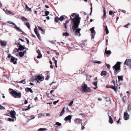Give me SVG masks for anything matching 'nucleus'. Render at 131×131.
<instances>
[{
	"label": "nucleus",
	"mask_w": 131,
	"mask_h": 131,
	"mask_svg": "<svg viewBox=\"0 0 131 131\" xmlns=\"http://www.w3.org/2000/svg\"><path fill=\"white\" fill-rule=\"evenodd\" d=\"M72 17V18L70 15V19L72 22L73 23V25L72 26V29L73 31H74V34L75 35L80 36L81 35L80 34V31L81 29L80 28H78L79 27V24L80 22V20L81 18L79 16L78 14L75 15L74 14H73L71 15Z\"/></svg>",
	"instance_id": "f257e3e1"
},
{
	"label": "nucleus",
	"mask_w": 131,
	"mask_h": 131,
	"mask_svg": "<svg viewBox=\"0 0 131 131\" xmlns=\"http://www.w3.org/2000/svg\"><path fill=\"white\" fill-rule=\"evenodd\" d=\"M9 91L11 95L14 98H20L21 97V93L20 91L17 92L11 88L9 89Z\"/></svg>",
	"instance_id": "f03ea898"
},
{
	"label": "nucleus",
	"mask_w": 131,
	"mask_h": 131,
	"mask_svg": "<svg viewBox=\"0 0 131 131\" xmlns=\"http://www.w3.org/2000/svg\"><path fill=\"white\" fill-rule=\"evenodd\" d=\"M121 62H117L116 64L113 67V68L114 69V72L115 75L119 72V70L121 69Z\"/></svg>",
	"instance_id": "7ed1b4c3"
},
{
	"label": "nucleus",
	"mask_w": 131,
	"mask_h": 131,
	"mask_svg": "<svg viewBox=\"0 0 131 131\" xmlns=\"http://www.w3.org/2000/svg\"><path fill=\"white\" fill-rule=\"evenodd\" d=\"M82 90L83 91L86 92H88L91 91V89L90 88L88 87L87 85L84 83L82 86Z\"/></svg>",
	"instance_id": "20e7f679"
},
{
	"label": "nucleus",
	"mask_w": 131,
	"mask_h": 131,
	"mask_svg": "<svg viewBox=\"0 0 131 131\" xmlns=\"http://www.w3.org/2000/svg\"><path fill=\"white\" fill-rule=\"evenodd\" d=\"M35 79L37 81V82L39 83V81H43L44 79V77H42L39 75H38L35 77Z\"/></svg>",
	"instance_id": "39448f33"
},
{
	"label": "nucleus",
	"mask_w": 131,
	"mask_h": 131,
	"mask_svg": "<svg viewBox=\"0 0 131 131\" xmlns=\"http://www.w3.org/2000/svg\"><path fill=\"white\" fill-rule=\"evenodd\" d=\"M34 32L37 36L38 39L40 40L41 39L39 33L38 32V29L36 26H35V29H34Z\"/></svg>",
	"instance_id": "423d86ee"
},
{
	"label": "nucleus",
	"mask_w": 131,
	"mask_h": 131,
	"mask_svg": "<svg viewBox=\"0 0 131 131\" xmlns=\"http://www.w3.org/2000/svg\"><path fill=\"white\" fill-rule=\"evenodd\" d=\"M18 59L17 58H15V57L12 56L10 59V61L11 62L13 63L14 64H16L17 63V61Z\"/></svg>",
	"instance_id": "0eeeda50"
},
{
	"label": "nucleus",
	"mask_w": 131,
	"mask_h": 131,
	"mask_svg": "<svg viewBox=\"0 0 131 131\" xmlns=\"http://www.w3.org/2000/svg\"><path fill=\"white\" fill-rule=\"evenodd\" d=\"M11 117L13 118H15L16 119L15 117L16 112L14 111H12L10 112Z\"/></svg>",
	"instance_id": "6e6552de"
},
{
	"label": "nucleus",
	"mask_w": 131,
	"mask_h": 131,
	"mask_svg": "<svg viewBox=\"0 0 131 131\" xmlns=\"http://www.w3.org/2000/svg\"><path fill=\"white\" fill-rule=\"evenodd\" d=\"M72 115H69L65 118L64 120L65 121H68L69 123H70L71 122V119L72 118Z\"/></svg>",
	"instance_id": "1a4fd4ad"
},
{
	"label": "nucleus",
	"mask_w": 131,
	"mask_h": 131,
	"mask_svg": "<svg viewBox=\"0 0 131 131\" xmlns=\"http://www.w3.org/2000/svg\"><path fill=\"white\" fill-rule=\"evenodd\" d=\"M131 63V59H127L125 60V62L124 63V65L126 64L127 66H129Z\"/></svg>",
	"instance_id": "9d476101"
},
{
	"label": "nucleus",
	"mask_w": 131,
	"mask_h": 131,
	"mask_svg": "<svg viewBox=\"0 0 131 131\" xmlns=\"http://www.w3.org/2000/svg\"><path fill=\"white\" fill-rule=\"evenodd\" d=\"M124 118L125 120H128L129 117V115L127 113V112H125L124 113Z\"/></svg>",
	"instance_id": "9b49d317"
},
{
	"label": "nucleus",
	"mask_w": 131,
	"mask_h": 131,
	"mask_svg": "<svg viewBox=\"0 0 131 131\" xmlns=\"http://www.w3.org/2000/svg\"><path fill=\"white\" fill-rule=\"evenodd\" d=\"M82 119L79 118H77L74 120V122L76 124H80L82 122Z\"/></svg>",
	"instance_id": "f8f14e48"
},
{
	"label": "nucleus",
	"mask_w": 131,
	"mask_h": 131,
	"mask_svg": "<svg viewBox=\"0 0 131 131\" xmlns=\"http://www.w3.org/2000/svg\"><path fill=\"white\" fill-rule=\"evenodd\" d=\"M17 47H18V49L19 50L21 51L23 50L24 49H25L26 48H25V46H22V45H20V46H17Z\"/></svg>",
	"instance_id": "ddd939ff"
},
{
	"label": "nucleus",
	"mask_w": 131,
	"mask_h": 131,
	"mask_svg": "<svg viewBox=\"0 0 131 131\" xmlns=\"http://www.w3.org/2000/svg\"><path fill=\"white\" fill-rule=\"evenodd\" d=\"M37 52L38 53V55L37 57V58H41L42 57V55L41 53H40V51L38 50H37Z\"/></svg>",
	"instance_id": "4468645a"
},
{
	"label": "nucleus",
	"mask_w": 131,
	"mask_h": 131,
	"mask_svg": "<svg viewBox=\"0 0 131 131\" xmlns=\"http://www.w3.org/2000/svg\"><path fill=\"white\" fill-rule=\"evenodd\" d=\"M25 90L26 92L29 91L31 93H33V91L31 88H25Z\"/></svg>",
	"instance_id": "2eb2a0df"
},
{
	"label": "nucleus",
	"mask_w": 131,
	"mask_h": 131,
	"mask_svg": "<svg viewBox=\"0 0 131 131\" xmlns=\"http://www.w3.org/2000/svg\"><path fill=\"white\" fill-rule=\"evenodd\" d=\"M0 43L1 45L3 46H5L6 45V42L5 41L1 40Z\"/></svg>",
	"instance_id": "dca6fc26"
},
{
	"label": "nucleus",
	"mask_w": 131,
	"mask_h": 131,
	"mask_svg": "<svg viewBox=\"0 0 131 131\" xmlns=\"http://www.w3.org/2000/svg\"><path fill=\"white\" fill-rule=\"evenodd\" d=\"M103 18L104 19H106V10L104 7L103 8Z\"/></svg>",
	"instance_id": "f3484780"
},
{
	"label": "nucleus",
	"mask_w": 131,
	"mask_h": 131,
	"mask_svg": "<svg viewBox=\"0 0 131 131\" xmlns=\"http://www.w3.org/2000/svg\"><path fill=\"white\" fill-rule=\"evenodd\" d=\"M25 11H31V8H29L26 5L25 6Z\"/></svg>",
	"instance_id": "a211bd4d"
},
{
	"label": "nucleus",
	"mask_w": 131,
	"mask_h": 131,
	"mask_svg": "<svg viewBox=\"0 0 131 131\" xmlns=\"http://www.w3.org/2000/svg\"><path fill=\"white\" fill-rule=\"evenodd\" d=\"M101 76L107 75V73L106 71H103L102 72L101 74Z\"/></svg>",
	"instance_id": "6ab92c4d"
},
{
	"label": "nucleus",
	"mask_w": 131,
	"mask_h": 131,
	"mask_svg": "<svg viewBox=\"0 0 131 131\" xmlns=\"http://www.w3.org/2000/svg\"><path fill=\"white\" fill-rule=\"evenodd\" d=\"M107 47H106L105 50L106 54H111V52L110 50H107Z\"/></svg>",
	"instance_id": "aec40b11"
},
{
	"label": "nucleus",
	"mask_w": 131,
	"mask_h": 131,
	"mask_svg": "<svg viewBox=\"0 0 131 131\" xmlns=\"http://www.w3.org/2000/svg\"><path fill=\"white\" fill-rule=\"evenodd\" d=\"M109 116V123L111 124H112L113 123V120L112 119L111 117V116Z\"/></svg>",
	"instance_id": "412c9836"
},
{
	"label": "nucleus",
	"mask_w": 131,
	"mask_h": 131,
	"mask_svg": "<svg viewBox=\"0 0 131 131\" xmlns=\"http://www.w3.org/2000/svg\"><path fill=\"white\" fill-rule=\"evenodd\" d=\"M97 81L94 82L93 83V84L96 87L95 88H93L94 89H96L97 88Z\"/></svg>",
	"instance_id": "4be33fe9"
},
{
	"label": "nucleus",
	"mask_w": 131,
	"mask_h": 131,
	"mask_svg": "<svg viewBox=\"0 0 131 131\" xmlns=\"http://www.w3.org/2000/svg\"><path fill=\"white\" fill-rule=\"evenodd\" d=\"M15 25V26L14 27V28L16 29L18 31H19L20 32H22V30L20 29L19 28V27L17 26L16 25Z\"/></svg>",
	"instance_id": "5701e85b"
},
{
	"label": "nucleus",
	"mask_w": 131,
	"mask_h": 131,
	"mask_svg": "<svg viewBox=\"0 0 131 131\" xmlns=\"http://www.w3.org/2000/svg\"><path fill=\"white\" fill-rule=\"evenodd\" d=\"M110 88H111L113 90H114L116 92L117 91V87H116V88L115 87V86H113L112 85L110 86Z\"/></svg>",
	"instance_id": "b1692460"
},
{
	"label": "nucleus",
	"mask_w": 131,
	"mask_h": 131,
	"mask_svg": "<svg viewBox=\"0 0 131 131\" xmlns=\"http://www.w3.org/2000/svg\"><path fill=\"white\" fill-rule=\"evenodd\" d=\"M38 27L39 29L40 30H41L42 31V34L44 33V32H45V29H44V30L41 27L39 26H38Z\"/></svg>",
	"instance_id": "393cba45"
},
{
	"label": "nucleus",
	"mask_w": 131,
	"mask_h": 131,
	"mask_svg": "<svg viewBox=\"0 0 131 131\" xmlns=\"http://www.w3.org/2000/svg\"><path fill=\"white\" fill-rule=\"evenodd\" d=\"M118 78L119 81H123V76H118Z\"/></svg>",
	"instance_id": "a878e982"
},
{
	"label": "nucleus",
	"mask_w": 131,
	"mask_h": 131,
	"mask_svg": "<svg viewBox=\"0 0 131 131\" xmlns=\"http://www.w3.org/2000/svg\"><path fill=\"white\" fill-rule=\"evenodd\" d=\"M94 27H92L91 28L90 30L91 31V34H95V31L94 30Z\"/></svg>",
	"instance_id": "bb28decb"
},
{
	"label": "nucleus",
	"mask_w": 131,
	"mask_h": 131,
	"mask_svg": "<svg viewBox=\"0 0 131 131\" xmlns=\"http://www.w3.org/2000/svg\"><path fill=\"white\" fill-rule=\"evenodd\" d=\"M6 13L8 14L14 15L13 13L11 12L9 10H6Z\"/></svg>",
	"instance_id": "cd10ccee"
},
{
	"label": "nucleus",
	"mask_w": 131,
	"mask_h": 131,
	"mask_svg": "<svg viewBox=\"0 0 131 131\" xmlns=\"http://www.w3.org/2000/svg\"><path fill=\"white\" fill-rule=\"evenodd\" d=\"M19 54L20 57H22L24 55V53L23 52H20L19 53Z\"/></svg>",
	"instance_id": "c85d7f7f"
},
{
	"label": "nucleus",
	"mask_w": 131,
	"mask_h": 131,
	"mask_svg": "<svg viewBox=\"0 0 131 131\" xmlns=\"http://www.w3.org/2000/svg\"><path fill=\"white\" fill-rule=\"evenodd\" d=\"M64 107L63 108V109L62 110L61 112L60 116H62L64 113Z\"/></svg>",
	"instance_id": "c756f323"
},
{
	"label": "nucleus",
	"mask_w": 131,
	"mask_h": 131,
	"mask_svg": "<svg viewBox=\"0 0 131 131\" xmlns=\"http://www.w3.org/2000/svg\"><path fill=\"white\" fill-rule=\"evenodd\" d=\"M47 130V129L45 128H39L38 130V131H44L45 130Z\"/></svg>",
	"instance_id": "7c9ffc66"
},
{
	"label": "nucleus",
	"mask_w": 131,
	"mask_h": 131,
	"mask_svg": "<svg viewBox=\"0 0 131 131\" xmlns=\"http://www.w3.org/2000/svg\"><path fill=\"white\" fill-rule=\"evenodd\" d=\"M15 120H16V119L15 118H13V119H12L10 118H8V120L10 122H13Z\"/></svg>",
	"instance_id": "2f4dec72"
},
{
	"label": "nucleus",
	"mask_w": 131,
	"mask_h": 131,
	"mask_svg": "<svg viewBox=\"0 0 131 131\" xmlns=\"http://www.w3.org/2000/svg\"><path fill=\"white\" fill-rule=\"evenodd\" d=\"M63 35L64 36H69V34L67 32L65 33L63 32Z\"/></svg>",
	"instance_id": "473e14b6"
},
{
	"label": "nucleus",
	"mask_w": 131,
	"mask_h": 131,
	"mask_svg": "<svg viewBox=\"0 0 131 131\" xmlns=\"http://www.w3.org/2000/svg\"><path fill=\"white\" fill-rule=\"evenodd\" d=\"M26 25L27 26V27H28V29H30V26L28 22H27L26 23Z\"/></svg>",
	"instance_id": "72a5a7b5"
},
{
	"label": "nucleus",
	"mask_w": 131,
	"mask_h": 131,
	"mask_svg": "<svg viewBox=\"0 0 131 131\" xmlns=\"http://www.w3.org/2000/svg\"><path fill=\"white\" fill-rule=\"evenodd\" d=\"M93 62L94 63H97L98 64H101L102 63V62L101 61L96 60L94 61H93Z\"/></svg>",
	"instance_id": "f704fd0d"
},
{
	"label": "nucleus",
	"mask_w": 131,
	"mask_h": 131,
	"mask_svg": "<svg viewBox=\"0 0 131 131\" xmlns=\"http://www.w3.org/2000/svg\"><path fill=\"white\" fill-rule=\"evenodd\" d=\"M21 18L22 20L23 21H28V20L26 18L24 17H22Z\"/></svg>",
	"instance_id": "c9c22d12"
},
{
	"label": "nucleus",
	"mask_w": 131,
	"mask_h": 131,
	"mask_svg": "<svg viewBox=\"0 0 131 131\" xmlns=\"http://www.w3.org/2000/svg\"><path fill=\"white\" fill-rule=\"evenodd\" d=\"M105 30L106 31V34H108L109 33V31L108 30L107 26H105Z\"/></svg>",
	"instance_id": "e433bc0d"
},
{
	"label": "nucleus",
	"mask_w": 131,
	"mask_h": 131,
	"mask_svg": "<svg viewBox=\"0 0 131 131\" xmlns=\"http://www.w3.org/2000/svg\"><path fill=\"white\" fill-rule=\"evenodd\" d=\"M64 17L63 16H61L59 18V20L61 21H62L64 20Z\"/></svg>",
	"instance_id": "4c0bfd02"
},
{
	"label": "nucleus",
	"mask_w": 131,
	"mask_h": 131,
	"mask_svg": "<svg viewBox=\"0 0 131 131\" xmlns=\"http://www.w3.org/2000/svg\"><path fill=\"white\" fill-rule=\"evenodd\" d=\"M19 51V50L18 49V48L17 49V48H15L13 50V51L14 53H15Z\"/></svg>",
	"instance_id": "58836bf2"
},
{
	"label": "nucleus",
	"mask_w": 131,
	"mask_h": 131,
	"mask_svg": "<svg viewBox=\"0 0 131 131\" xmlns=\"http://www.w3.org/2000/svg\"><path fill=\"white\" fill-rule=\"evenodd\" d=\"M45 15H43V16H47L49 14V11H47V10H46L45 12Z\"/></svg>",
	"instance_id": "ea45409f"
},
{
	"label": "nucleus",
	"mask_w": 131,
	"mask_h": 131,
	"mask_svg": "<svg viewBox=\"0 0 131 131\" xmlns=\"http://www.w3.org/2000/svg\"><path fill=\"white\" fill-rule=\"evenodd\" d=\"M59 20V18L58 17H57L55 18L54 21L55 22L57 23L58 22V20Z\"/></svg>",
	"instance_id": "a19ab883"
},
{
	"label": "nucleus",
	"mask_w": 131,
	"mask_h": 131,
	"mask_svg": "<svg viewBox=\"0 0 131 131\" xmlns=\"http://www.w3.org/2000/svg\"><path fill=\"white\" fill-rule=\"evenodd\" d=\"M5 109V108L4 107L1 105H0V110H3Z\"/></svg>",
	"instance_id": "79ce46f5"
},
{
	"label": "nucleus",
	"mask_w": 131,
	"mask_h": 131,
	"mask_svg": "<svg viewBox=\"0 0 131 131\" xmlns=\"http://www.w3.org/2000/svg\"><path fill=\"white\" fill-rule=\"evenodd\" d=\"M57 125L58 126H61V123H59L58 122H56V124L54 125Z\"/></svg>",
	"instance_id": "37998d69"
},
{
	"label": "nucleus",
	"mask_w": 131,
	"mask_h": 131,
	"mask_svg": "<svg viewBox=\"0 0 131 131\" xmlns=\"http://www.w3.org/2000/svg\"><path fill=\"white\" fill-rule=\"evenodd\" d=\"M20 83H23V84H25L26 82L25 81V80H23L20 81Z\"/></svg>",
	"instance_id": "c03bdc74"
},
{
	"label": "nucleus",
	"mask_w": 131,
	"mask_h": 131,
	"mask_svg": "<svg viewBox=\"0 0 131 131\" xmlns=\"http://www.w3.org/2000/svg\"><path fill=\"white\" fill-rule=\"evenodd\" d=\"M8 23L10 24L13 25H15V24L14 23H13L11 21H8Z\"/></svg>",
	"instance_id": "a18cd8bd"
},
{
	"label": "nucleus",
	"mask_w": 131,
	"mask_h": 131,
	"mask_svg": "<svg viewBox=\"0 0 131 131\" xmlns=\"http://www.w3.org/2000/svg\"><path fill=\"white\" fill-rule=\"evenodd\" d=\"M73 103V101H72L70 102L69 104V106H71L72 105Z\"/></svg>",
	"instance_id": "49530a36"
},
{
	"label": "nucleus",
	"mask_w": 131,
	"mask_h": 131,
	"mask_svg": "<svg viewBox=\"0 0 131 131\" xmlns=\"http://www.w3.org/2000/svg\"><path fill=\"white\" fill-rule=\"evenodd\" d=\"M59 101V100H58L56 101H55L54 102H53V104L54 105H56V103H57Z\"/></svg>",
	"instance_id": "de8ad7c7"
},
{
	"label": "nucleus",
	"mask_w": 131,
	"mask_h": 131,
	"mask_svg": "<svg viewBox=\"0 0 131 131\" xmlns=\"http://www.w3.org/2000/svg\"><path fill=\"white\" fill-rule=\"evenodd\" d=\"M54 63L55 65V67L56 68H57V61L56 60H54Z\"/></svg>",
	"instance_id": "09e8293b"
},
{
	"label": "nucleus",
	"mask_w": 131,
	"mask_h": 131,
	"mask_svg": "<svg viewBox=\"0 0 131 131\" xmlns=\"http://www.w3.org/2000/svg\"><path fill=\"white\" fill-rule=\"evenodd\" d=\"M130 25V24L129 23H128L127 24L125 25L124 26V27H125V28H128V26H129Z\"/></svg>",
	"instance_id": "8fccbe9b"
},
{
	"label": "nucleus",
	"mask_w": 131,
	"mask_h": 131,
	"mask_svg": "<svg viewBox=\"0 0 131 131\" xmlns=\"http://www.w3.org/2000/svg\"><path fill=\"white\" fill-rule=\"evenodd\" d=\"M49 77H50L49 76V75H48L47 76L46 78L45 79L46 80H48L49 79Z\"/></svg>",
	"instance_id": "3c124183"
},
{
	"label": "nucleus",
	"mask_w": 131,
	"mask_h": 131,
	"mask_svg": "<svg viewBox=\"0 0 131 131\" xmlns=\"http://www.w3.org/2000/svg\"><path fill=\"white\" fill-rule=\"evenodd\" d=\"M81 126H82L81 129L82 130H83V129H84V128H85V127H84V126L83 125L82 123L81 124Z\"/></svg>",
	"instance_id": "603ef678"
},
{
	"label": "nucleus",
	"mask_w": 131,
	"mask_h": 131,
	"mask_svg": "<svg viewBox=\"0 0 131 131\" xmlns=\"http://www.w3.org/2000/svg\"><path fill=\"white\" fill-rule=\"evenodd\" d=\"M67 24H66L65 23L64 24V25H63L64 27L66 29L67 28Z\"/></svg>",
	"instance_id": "864d4df0"
},
{
	"label": "nucleus",
	"mask_w": 131,
	"mask_h": 131,
	"mask_svg": "<svg viewBox=\"0 0 131 131\" xmlns=\"http://www.w3.org/2000/svg\"><path fill=\"white\" fill-rule=\"evenodd\" d=\"M106 66L108 69H109L110 68V65L109 64H106Z\"/></svg>",
	"instance_id": "5fc2aeb1"
},
{
	"label": "nucleus",
	"mask_w": 131,
	"mask_h": 131,
	"mask_svg": "<svg viewBox=\"0 0 131 131\" xmlns=\"http://www.w3.org/2000/svg\"><path fill=\"white\" fill-rule=\"evenodd\" d=\"M113 13L114 14V13H113V12L112 11H110L109 12V14L110 15H111Z\"/></svg>",
	"instance_id": "6e6d98bb"
},
{
	"label": "nucleus",
	"mask_w": 131,
	"mask_h": 131,
	"mask_svg": "<svg viewBox=\"0 0 131 131\" xmlns=\"http://www.w3.org/2000/svg\"><path fill=\"white\" fill-rule=\"evenodd\" d=\"M26 40L27 41V43L28 44L29 43V41L28 39L27 38H26Z\"/></svg>",
	"instance_id": "4d7b16f0"
},
{
	"label": "nucleus",
	"mask_w": 131,
	"mask_h": 131,
	"mask_svg": "<svg viewBox=\"0 0 131 131\" xmlns=\"http://www.w3.org/2000/svg\"><path fill=\"white\" fill-rule=\"evenodd\" d=\"M12 56H11V55L10 54H9L8 55V58H10L11 57H12Z\"/></svg>",
	"instance_id": "13d9d810"
},
{
	"label": "nucleus",
	"mask_w": 131,
	"mask_h": 131,
	"mask_svg": "<svg viewBox=\"0 0 131 131\" xmlns=\"http://www.w3.org/2000/svg\"><path fill=\"white\" fill-rule=\"evenodd\" d=\"M28 103V101L27 100H25L24 103L25 104H26Z\"/></svg>",
	"instance_id": "bf43d9fd"
},
{
	"label": "nucleus",
	"mask_w": 131,
	"mask_h": 131,
	"mask_svg": "<svg viewBox=\"0 0 131 131\" xmlns=\"http://www.w3.org/2000/svg\"><path fill=\"white\" fill-rule=\"evenodd\" d=\"M37 100H38V101L39 100H38V98L37 97H36L34 99V100L35 101H36Z\"/></svg>",
	"instance_id": "052dcab7"
},
{
	"label": "nucleus",
	"mask_w": 131,
	"mask_h": 131,
	"mask_svg": "<svg viewBox=\"0 0 131 131\" xmlns=\"http://www.w3.org/2000/svg\"><path fill=\"white\" fill-rule=\"evenodd\" d=\"M121 12L123 13H124L125 14V13L126 12V11L125 10H122V11H121Z\"/></svg>",
	"instance_id": "680f3d73"
},
{
	"label": "nucleus",
	"mask_w": 131,
	"mask_h": 131,
	"mask_svg": "<svg viewBox=\"0 0 131 131\" xmlns=\"http://www.w3.org/2000/svg\"><path fill=\"white\" fill-rule=\"evenodd\" d=\"M122 100L124 102H125V101L124 97L122 98Z\"/></svg>",
	"instance_id": "e2e57ef3"
},
{
	"label": "nucleus",
	"mask_w": 131,
	"mask_h": 131,
	"mask_svg": "<svg viewBox=\"0 0 131 131\" xmlns=\"http://www.w3.org/2000/svg\"><path fill=\"white\" fill-rule=\"evenodd\" d=\"M112 83H113L114 84V85H115V81H114V80H113L112 81Z\"/></svg>",
	"instance_id": "0e129e2a"
},
{
	"label": "nucleus",
	"mask_w": 131,
	"mask_h": 131,
	"mask_svg": "<svg viewBox=\"0 0 131 131\" xmlns=\"http://www.w3.org/2000/svg\"><path fill=\"white\" fill-rule=\"evenodd\" d=\"M31 36H32V37L35 38H36V36L34 35L33 34H32V35H31Z\"/></svg>",
	"instance_id": "69168bd1"
},
{
	"label": "nucleus",
	"mask_w": 131,
	"mask_h": 131,
	"mask_svg": "<svg viewBox=\"0 0 131 131\" xmlns=\"http://www.w3.org/2000/svg\"><path fill=\"white\" fill-rule=\"evenodd\" d=\"M19 40L21 41L22 42H24V40H23L21 38H19Z\"/></svg>",
	"instance_id": "338daca9"
},
{
	"label": "nucleus",
	"mask_w": 131,
	"mask_h": 131,
	"mask_svg": "<svg viewBox=\"0 0 131 131\" xmlns=\"http://www.w3.org/2000/svg\"><path fill=\"white\" fill-rule=\"evenodd\" d=\"M69 20H67L66 21L65 23L66 24H67L69 23Z\"/></svg>",
	"instance_id": "774afa93"
}]
</instances>
